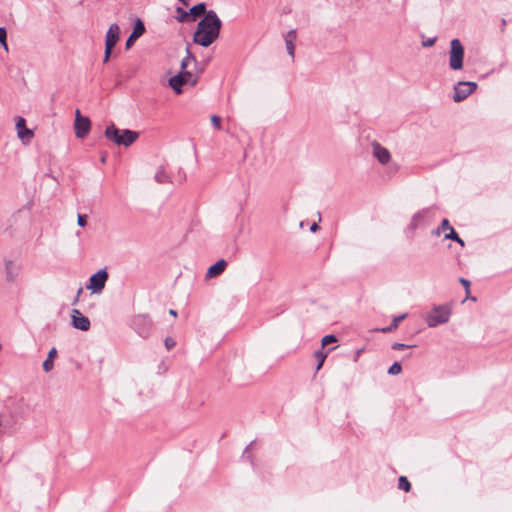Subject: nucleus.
<instances>
[{
  "label": "nucleus",
  "instance_id": "c9c22d12",
  "mask_svg": "<svg viewBox=\"0 0 512 512\" xmlns=\"http://www.w3.org/2000/svg\"><path fill=\"white\" fill-rule=\"evenodd\" d=\"M137 39L138 38H133V34L131 33L125 44L126 49H129Z\"/></svg>",
  "mask_w": 512,
  "mask_h": 512
},
{
  "label": "nucleus",
  "instance_id": "ea45409f",
  "mask_svg": "<svg viewBox=\"0 0 512 512\" xmlns=\"http://www.w3.org/2000/svg\"><path fill=\"white\" fill-rule=\"evenodd\" d=\"M169 314L176 317L177 316V312L174 310V309H170L169 310Z\"/></svg>",
  "mask_w": 512,
  "mask_h": 512
},
{
  "label": "nucleus",
  "instance_id": "a211bd4d",
  "mask_svg": "<svg viewBox=\"0 0 512 512\" xmlns=\"http://www.w3.org/2000/svg\"><path fill=\"white\" fill-rule=\"evenodd\" d=\"M406 317H407L406 313L395 316L392 320V323L388 327L380 328V329H378V331L383 332V333H390V332L396 330L399 326V323L402 320H404Z\"/></svg>",
  "mask_w": 512,
  "mask_h": 512
},
{
  "label": "nucleus",
  "instance_id": "6ab92c4d",
  "mask_svg": "<svg viewBox=\"0 0 512 512\" xmlns=\"http://www.w3.org/2000/svg\"><path fill=\"white\" fill-rule=\"evenodd\" d=\"M57 355V350L56 348H51L49 353H48V356H47V359L43 362V370L45 372H50L53 367H54V358L56 357Z\"/></svg>",
  "mask_w": 512,
  "mask_h": 512
},
{
  "label": "nucleus",
  "instance_id": "ddd939ff",
  "mask_svg": "<svg viewBox=\"0 0 512 512\" xmlns=\"http://www.w3.org/2000/svg\"><path fill=\"white\" fill-rule=\"evenodd\" d=\"M72 325L74 328L81 331H88L90 329V320L84 316L79 310L72 311Z\"/></svg>",
  "mask_w": 512,
  "mask_h": 512
},
{
  "label": "nucleus",
  "instance_id": "4468645a",
  "mask_svg": "<svg viewBox=\"0 0 512 512\" xmlns=\"http://www.w3.org/2000/svg\"><path fill=\"white\" fill-rule=\"evenodd\" d=\"M430 218V210L429 209H422L415 213L411 219L410 222V228L416 229L420 226L425 225Z\"/></svg>",
  "mask_w": 512,
  "mask_h": 512
},
{
  "label": "nucleus",
  "instance_id": "0eeeda50",
  "mask_svg": "<svg viewBox=\"0 0 512 512\" xmlns=\"http://www.w3.org/2000/svg\"><path fill=\"white\" fill-rule=\"evenodd\" d=\"M477 88L476 82L471 81H460L454 86L453 100L455 102H461L465 100L470 94H472Z\"/></svg>",
  "mask_w": 512,
  "mask_h": 512
},
{
  "label": "nucleus",
  "instance_id": "58836bf2",
  "mask_svg": "<svg viewBox=\"0 0 512 512\" xmlns=\"http://www.w3.org/2000/svg\"><path fill=\"white\" fill-rule=\"evenodd\" d=\"M363 352V349H358L356 351V356H355V361H357L358 357L360 356V354Z\"/></svg>",
  "mask_w": 512,
  "mask_h": 512
},
{
  "label": "nucleus",
  "instance_id": "393cba45",
  "mask_svg": "<svg viewBox=\"0 0 512 512\" xmlns=\"http://www.w3.org/2000/svg\"><path fill=\"white\" fill-rule=\"evenodd\" d=\"M314 357L318 361V364H317V367H316V370L318 371L323 366V363H324V361H325V359L327 357V354L324 353L322 350H318V351L315 352Z\"/></svg>",
  "mask_w": 512,
  "mask_h": 512
},
{
  "label": "nucleus",
  "instance_id": "6e6552de",
  "mask_svg": "<svg viewBox=\"0 0 512 512\" xmlns=\"http://www.w3.org/2000/svg\"><path fill=\"white\" fill-rule=\"evenodd\" d=\"M107 280L108 272L106 269H100L90 277L86 289L91 290L92 293H100L104 289Z\"/></svg>",
  "mask_w": 512,
  "mask_h": 512
},
{
  "label": "nucleus",
  "instance_id": "423d86ee",
  "mask_svg": "<svg viewBox=\"0 0 512 512\" xmlns=\"http://www.w3.org/2000/svg\"><path fill=\"white\" fill-rule=\"evenodd\" d=\"M91 129V121L87 116H83L79 109L75 111L74 132L78 139L85 138Z\"/></svg>",
  "mask_w": 512,
  "mask_h": 512
},
{
  "label": "nucleus",
  "instance_id": "72a5a7b5",
  "mask_svg": "<svg viewBox=\"0 0 512 512\" xmlns=\"http://www.w3.org/2000/svg\"><path fill=\"white\" fill-rule=\"evenodd\" d=\"M435 42H436V38L435 37L434 38H429V39H427V40L422 42V46L423 47H431V46H433L435 44Z\"/></svg>",
  "mask_w": 512,
  "mask_h": 512
},
{
  "label": "nucleus",
  "instance_id": "f704fd0d",
  "mask_svg": "<svg viewBox=\"0 0 512 512\" xmlns=\"http://www.w3.org/2000/svg\"><path fill=\"white\" fill-rule=\"evenodd\" d=\"M410 346L406 345V344H403V343H394L392 345V349L394 350H403V349H406V348H409Z\"/></svg>",
  "mask_w": 512,
  "mask_h": 512
},
{
  "label": "nucleus",
  "instance_id": "1a4fd4ad",
  "mask_svg": "<svg viewBox=\"0 0 512 512\" xmlns=\"http://www.w3.org/2000/svg\"><path fill=\"white\" fill-rule=\"evenodd\" d=\"M195 82L196 80L194 79L193 74L189 71H184L172 77L169 80V85L175 93L180 94L182 92L181 86L183 84L191 83L193 85Z\"/></svg>",
  "mask_w": 512,
  "mask_h": 512
},
{
  "label": "nucleus",
  "instance_id": "7ed1b4c3",
  "mask_svg": "<svg viewBox=\"0 0 512 512\" xmlns=\"http://www.w3.org/2000/svg\"><path fill=\"white\" fill-rule=\"evenodd\" d=\"M464 47L459 39L455 38L450 42L449 66L452 70L463 68Z\"/></svg>",
  "mask_w": 512,
  "mask_h": 512
},
{
  "label": "nucleus",
  "instance_id": "aec40b11",
  "mask_svg": "<svg viewBox=\"0 0 512 512\" xmlns=\"http://www.w3.org/2000/svg\"><path fill=\"white\" fill-rule=\"evenodd\" d=\"M145 33V26L143 22L138 18L133 27V38H140Z\"/></svg>",
  "mask_w": 512,
  "mask_h": 512
},
{
  "label": "nucleus",
  "instance_id": "f3484780",
  "mask_svg": "<svg viewBox=\"0 0 512 512\" xmlns=\"http://www.w3.org/2000/svg\"><path fill=\"white\" fill-rule=\"evenodd\" d=\"M296 40V31L290 30L285 36V44L288 54L291 58H294L295 45L294 42Z\"/></svg>",
  "mask_w": 512,
  "mask_h": 512
},
{
  "label": "nucleus",
  "instance_id": "e433bc0d",
  "mask_svg": "<svg viewBox=\"0 0 512 512\" xmlns=\"http://www.w3.org/2000/svg\"><path fill=\"white\" fill-rule=\"evenodd\" d=\"M460 283L466 288L467 293L469 292L470 282L467 279L460 278Z\"/></svg>",
  "mask_w": 512,
  "mask_h": 512
},
{
  "label": "nucleus",
  "instance_id": "4c0bfd02",
  "mask_svg": "<svg viewBox=\"0 0 512 512\" xmlns=\"http://www.w3.org/2000/svg\"><path fill=\"white\" fill-rule=\"evenodd\" d=\"M318 229H319V226H318V224H317V223H313V224L311 225V227H310V230H311L312 232H315V231H317Z\"/></svg>",
  "mask_w": 512,
  "mask_h": 512
},
{
  "label": "nucleus",
  "instance_id": "f257e3e1",
  "mask_svg": "<svg viewBox=\"0 0 512 512\" xmlns=\"http://www.w3.org/2000/svg\"><path fill=\"white\" fill-rule=\"evenodd\" d=\"M222 21L215 11L209 10L197 24L193 40L203 47L211 45L218 37Z\"/></svg>",
  "mask_w": 512,
  "mask_h": 512
},
{
  "label": "nucleus",
  "instance_id": "39448f33",
  "mask_svg": "<svg viewBox=\"0 0 512 512\" xmlns=\"http://www.w3.org/2000/svg\"><path fill=\"white\" fill-rule=\"evenodd\" d=\"M119 34H120L119 25L117 23L111 24L106 33V38H105L104 63H106L109 60L111 51L119 40Z\"/></svg>",
  "mask_w": 512,
  "mask_h": 512
},
{
  "label": "nucleus",
  "instance_id": "b1692460",
  "mask_svg": "<svg viewBox=\"0 0 512 512\" xmlns=\"http://www.w3.org/2000/svg\"><path fill=\"white\" fill-rule=\"evenodd\" d=\"M155 180L158 183H166L169 180L168 175L166 174L163 167L159 168V170L155 174Z\"/></svg>",
  "mask_w": 512,
  "mask_h": 512
},
{
  "label": "nucleus",
  "instance_id": "a878e982",
  "mask_svg": "<svg viewBox=\"0 0 512 512\" xmlns=\"http://www.w3.org/2000/svg\"><path fill=\"white\" fill-rule=\"evenodd\" d=\"M445 239L454 240V241L458 242L459 244H461L462 246L464 245L463 240L458 236V234L455 232L453 227L450 228L448 230V233L445 234Z\"/></svg>",
  "mask_w": 512,
  "mask_h": 512
},
{
  "label": "nucleus",
  "instance_id": "4be33fe9",
  "mask_svg": "<svg viewBox=\"0 0 512 512\" xmlns=\"http://www.w3.org/2000/svg\"><path fill=\"white\" fill-rule=\"evenodd\" d=\"M398 488L404 490L405 492H409L411 489V484L407 477L400 476L398 479Z\"/></svg>",
  "mask_w": 512,
  "mask_h": 512
},
{
  "label": "nucleus",
  "instance_id": "7c9ffc66",
  "mask_svg": "<svg viewBox=\"0 0 512 512\" xmlns=\"http://www.w3.org/2000/svg\"><path fill=\"white\" fill-rule=\"evenodd\" d=\"M211 123L214 126L215 129L220 130L221 129V119L217 115L211 116Z\"/></svg>",
  "mask_w": 512,
  "mask_h": 512
},
{
  "label": "nucleus",
  "instance_id": "2eb2a0df",
  "mask_svg": "<svg viewBox=\"0 0 512 512\" xmlns=\"http://www.w3.org/2000/svg\"><path fill=\"white\" fill-rule=\"evenodd\" d=\"M227 267V261L224 259L218 260L215 264L210 266L206 272V279L215 278L221 275Z\"/></svg>",
  "mask_w": 512,
  "mask_h": 512
},
{
  "label": "nucleus",
  "instance_id": "cd10ccee",
  "mask_svg": "<svg viewBox=\"0 0 512 512\" xmlns=\"http://www.w3.org/2000/svg\"><path fill=\"white\" fill-rule=\"evenodd\" d=\"M6 39H7L6 29L4 27H0V44L7 51L8 45H7Z\"/></svg>",
  "mask_w": 512,
  "mask_h": 512
},
{
  "label": "nucleus",
  "instance_id": "a19ab883",
  "mask_svg": "<svg viewBox=\"0 0 512 512\" xmlns=\"http://www.w3.org/2000/svg\"><path fill=\"white\" fill-rule=\"evenodd\" d=\"M105 160H106V158H105V156H103V157L101 158V161L104 163V162H105Z\"/></svg>",
  "mask_w": 512,
  "mask_h": 512
},
{
  "label": "nucleus",
  "instance_id": "5701e85b",
  "mask_svg": "<svg viewBox=\"0 0 512 512\" xmlns=\"http://www.w3.org/2000/svg\"><path fill=\"white\" fill-rule=\"evenodd\" d=\"M452 228L448 219H443L441 225L433 232L435 235L439 236L441 232H447Z\"/></svg>",
  "mask_w": 512,
  "mask_h": 512
},
{
  "label": "nucleus",
  "instance_id": "2f4dec72",
  "mask_svg": "<svg viewBox=\"0 0 512 512\" xmlns=\"http://www.w3.org/2000/svg\"><path fill=\"white\" fill-rule=\"evenodd\" d=\"M77 223L79 226L84 227L87 224V216L85 214H79L77 217Z\"/></svg>",
  "mask_w": 512,
  "mask_h": 512
},
{
  "label": "nucleus",
  "instance_id": "412c9836",
  "mask_svg": "<svg viewBox=\"0 0 512 512\" xmlns=\"http://www.w3.org/2000/svg\"><path fill=\"white\" fill-rule=\"evenodd\" d=\"M190 13L191 15H193L194 17H198L202 14H206V5L205 3H199L195 6H193L191 9H190Z\"/></svg>",
  "mask_w": 512,
  "mask_h": 512
},
{
  "label": "nucleus",
  "instance_id": "c85d7f7f",
  "mask_svg": "<svg viewBox=\"0 0 512 512\" xmlns=\"http://www.w3.org/2000/svg\"><path fill=\"white\" fill-rule=\"evenodd\" d=\"M402 367L399 362H394L388 369L390 375H397L401 372Z\"/></svg>",
  "mask_w": 512,
  "mask_h": 512
},
{
  "label": "nucleus",
  "instance_id": "dca6fc26",
  "mask_svg": "<svg viewBox=\"0 0 512 512\" xmlns=\"http://www.w3.org/2000/svg\"><path fill=\"white\" fill-rule=\"evenodd\" d=\"M16 128H17V132H18V137L21 140L29 141L33 137V132L30 129L26 128V122H25L24 118L20 117L17 120Z\"/></svg>",
  "mask_w": 512,
  "mask_h": 512
},
{
  "label": "nucleus",
  "instance_id": "bb28decb",
  "mask_svg": "<svg viewBox=\"0 0 512 512\" xmlns=\"http://www.w3.org/2000/svg\"><path fill=\"white\" fill-rule=\"evenodd\" d=\"M195 57L190 53V51L187 49V56L182 60L181 62V69L183 72L188 67L190 62H195Z\"/></svg>",
  "mask_w": 512,
  "mask_h": 512
},
{
  "label": "nucleus",
  "instance_id": "473e14b6",
  "mask_svg": "<svg viewBox=\"0 0 512 512\" xmlns=\"http://www.w3.org/2000/svg\"><path fill=\"white\" fill-rule=\"evenodd\" d=\"M164 344L167 350H170L176 345V342L171 337H167L164 341Z\"/></svg>",
  "mask_w": 512,
  "mask_h": 512
},
{
  "label": "nucleus",
  "instance_id": "f8f14e48",
  "mask_svg": "<svg viewBox=\"0 0 512 512\" xmlns=\"http://www.w3.org/2000/svg\"><path fill=\"white\" fill-rule=\"evenodd\" d=\"M372 155L378 160L379 163L385 165L391 160L389 150L383 147L379 142L373 141L371 144Z\"/></svg>",
  "mask_w": 512,
  "mask_h": 512
},
{
  "label": "nucleus",
  "instance_id": "9d476101",
  "mask_svg": "<svg viewBox=\"0 0 512 512\" xmlns=\"http://www.w3.org/2000/svg\"><path fill=\"white\" fill-rule=\"evenodd\" d=\"M134 326L139 336L147 338L152 332L153 322L146 315H138L134 319Z\"/></svg>",
  "mask_w": 512,
  "mask_h": 512
},
{
  "label": "nucleus",
  "instance_id": "20e7f679",
  "mask_svg": "<svg viewBox=\"0 0 512 512\" xmlns=\"http://www.w3.org/2000/svg\"><path fill=\"white\" fill-rule=\"evenodd\" d=\"M450 318V309L446 306H437L427 315L426 322L431 328L447 323Z\"/></svg>",
  "mask_w": 512,
  "mask_h": 512
},
{
  "label": "nucleus",
  "instance_id": "9b49d317",
  "mask_svg": "<svg viewBox=\"0 0 512 512\" xmlns=\"http://www.w3.org/2000/svg\"><path fill=\"white\" fill-rule=\"evenodd\" d=\"M22 264L20 262L6 259L4 261L5 279L9 283H14L20 276Z\"/></svg>",
  "mask_w": 512,
  "mask_h": 512
},
{
  "label": "nucleus",
  "instance_id": "c756f323",
  "mask_svg": "<svg viewBox=\"0 0 512 512\" xmlns=\"http://www.w3.org/2000/svg\"><path fill=\"white\" fill-rule=\"evenodd\" d=\"M336 341H337V339L334 335H326L322 338L321 343H322V346H326V345L336 342Z\"/></svg>",
  "mask_w": 512,
  "mask_h": 512
},
{
  "label": "nucleus",
  "instance_id": "f03ea898",
  "mask_svg": "<svg viewBox=\"0 0 512 512\" xmlns=\"http://www.w3.org/2000/svg\"><path fill=\"white\" fill-rule=\"evenodd\" d=\"M105 137L117 145L129 147L138 139L139 134L128 129L120 130L114 125H110L105 130Z\"/></svg>",
  "mask_w": 512,
  "mask_h": 512
}]
</instances>
